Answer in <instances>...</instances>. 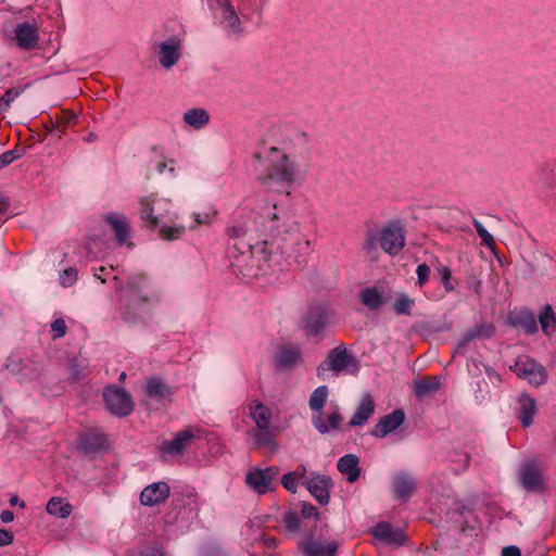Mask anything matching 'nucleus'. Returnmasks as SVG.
Returning <instances> with one entry per match:
<instances>
[{"mask_svg": "<svg viewBox=\"0 0 556 556\" xmlns=\"http://www.w3.org/2000/svg\"><path fill=\"white\" fill-rule=\"evenodd\" d=\"M306 143L304 132H294L279 146L270 147L265 155L267 168L258 176V181L267 188L275 185L286 189L304 184L309 170L311 152L299 148Z\"/></svg>", "mask_w": 556, "mask_h": 556, "instance_id": "obj_1", "label": "nucleus"}, {"mask_svg": "<svg viewBox=\"0 0 556 556\" xmlns=\"http://www.w3.org/2000/svg\"><path fill=\"white\" fill-rule=\"evenodd\" d=\"M115 289L121 292L118 312L122 319L136 324L141 315L161 301L160 290L141 274L131 275L125 283L114 276Z\"/></svg>", "mask_w": 556, "mask_h": 556, "instance_id": "obj_2", "label": "nucleus"}, {"mask_svg": "<svg viewBox=\"0 0 556 556\" xmlns=\"http://www.w3.org/2000/svg\"><path fill=\"white\" fill-rule=\"evenodd\" d=\"M276 210L277 206L274 205L267 212V222L264 224V228L271 233L280 253L287 258H293L295 263L301 265L305 263V256L312 251L311 241L300 232L296 223H292L288 228L281 230L280 225H278L279 217Z\"/></svg>", "mask_w": 556, "mask_h": 556, "instance_id": "obj_3", "label": "nucleus"}, {"mask_svg": "<svg viewBox=\"0 0 556 556\" xmlns=\"http://www.w3.org/2000/svg\"><path fill=\"white\" fill-rule=\"evenodd\" d=\"M404 247V228L400 222H388L381 228H367L363 243V250L371 257H375L379 248L387 254L395 256Z\"/></svg>", "mask_w": 556, "mask_h": 556, "instance_id": "obj_4", "label": "nucleus"}, {"mask_svg": "<svg viewBox=\"0 0 556 556\" xmlns=\"http://www.w3.org/2000/svg\"><path fill=\"white\" fill-rule=\"evenodd\" d=\"M249 413L250 417L256 426V429L253 432L254 444L257 447H268L269 450H275L276 434L274 427H271V408L258 400H253L249 404Z\"/></svg>", "mask_w": 556, "mask_h": 556, "instance_id": "obj_5", "label": "nucleus"}, {"mask_svg": "<svg viewBox=\"0 0 556 556\" xmlns=\"http://www.w3.org/2000/svg\"><path fill=\"white\" fill-rule=\"evenodd\" d=\"M328 370L337 375L342 371L356 375L359 371V362L344 345H339L328 352L324 363L317 367V376L323 377Z\"/></svg>", "mask_w": 556, "mask_h": 556, "instance_id": "obj_6", "label": "nucleus"}, {"mask_svg": "<svg viewBox=\"0 0 556 556\" xmlns=\"http://www.w3.org/2000/svg\"><path fill=\"white\" fill-rule=\"evenodd\" d=\"M161 200H155L154 198L150 197L142 198L140 200V218L150 228L160 227V235L165 240L172 241L180 238L186 230L184 226L176 227L161 225V216L154 214L156 206H161Z\"/></svg>", "mask_w": 556, "mask_h": 556, "instance_id": "obj_7", "label": "nucleus"}, {"mask_svg": "<svg viewBox=\"0 0 556 556\" xmlns=\"http://www.w3.org/2000/svg\"><path fill=\"white\" fill-rule=\"evenodd\" d=\"M106 409L117 417H126L134 410L131 395L123 388L109 386L103 391Z\"/></svg>", "mask_w": 556, "mask_h": 556, "instance_id": "obj_8", "label": "nucleus"}, {"mask_svg": "<svg viewBox=\"0 0 556 556\" xmlns=\"http://www.w3.org/2000/svg\"><path fill=\"white\" fill-rule=\"evenodd\" d=\"M519 482L527 492H544L546 490L544 468L534 460L522 464L519 470Z\"/></svg>", "mask_w": 556, "mask_h": 556, "instance_id": "obj_9", "label": "nucleus"}, {"mask_svg": "<svg viewBox=\"0 0 556 556\" xmlns=\"http://www.w3.org/2000/svg\"><path fill=\"white\" fill-rule=\"evenodd\" d=\"M328 321L327 307L320 303H313L302 317V328L307 337H317L324 331Z\"/></svg>", "mask_w": 556, "mask_h": 556, "instance_id": "obj_10", "label": "nucleus"}, {"mask_svg": "<svg viewBox=\"0 0 556 556\" xmlns=\"http://www.w3.org/2000/svg\"><path fill=\"white\" fill-rule=\"evenodd\" d=\"M510 369L522 379L529 381V383L539 387L545 383L547 380V374L545 368L538 364L534 359L525 357L516 361L515 365Z\"/></svg>", "mask_w": 556, "mask_h": 556, "instance_id": "obj_11", "label": "nucleus"}, {"mask_svg": "<svg viewBox=\"0 0 556 556\" xmlns=\"http://www.w3.org/2000/svg\"><path fill=\"white\" fill-rule=\"evenodd\" d=\"M278 472L279 470L276 466L265 469L253 468L245 475V483L255 493L263 495L271 490V483Z\"/></svg>", "mask_w": 556, "mask_h": 556, "instance_id": "obj_12", "label": "nucleus"}, {"mask_svg": "<svg viewBox=\"0 0 556 556\" xmlns=\"http://www.w3.org/2000/svg\"><path fill=\"white\" fill-rule=\"evenodd\" d=\"M200 430L191 428L179 431L173 440H164L160 444V451L165 455H180L191 444V442L199 438Z\"/></svg>", "mask_w": 556, "mask_h": 556, "instance_id": "obj_13", "label": "nucleus"}, {"mask_svg": "<svg viewBox=\"0 0 556 556\" xmlns=\"http://www.w3.org/2000/svg\"><path fill=\"white\" fill-rule=\"evenodd\" d=\"M242 248H240L241 256H248L249 264L253 266L254 264L260 270H264L265 265L270 261L271 250L268 247V242L266 240L256 242L252 244L251 242H242Z\"/></svg>", "mask_w": 556, "mask_h": 556, "instance_id": "obj_14", "label": "nucleus"}, {"mask_svg": "<svg viewBox=\"0 0 556 556\" xmlns=\"http://www.w3.org/2000/svg\"><path fill=\"white\" fill-rule=\"evenodd\" d=\"M255 215L251 214L248 217L238 219L233 223L232 226H230L227 229V232L230 238L238 240L233 248L240 252V248H242V242L244 241V238H253V233H258L260 229L255 226Z\"/></svg>", "mask_w": 556, "mask_h": 556, "instance_id": "obj_15", "label": "nucleus"}, {"mask_svg": "<svg viewBox=\"0 0 556 556\" xmlns=\"http://www.w3.org/2000/svg\"><path fill=\"white\" fill-rule=\"evenodd\" d=\"M14 40L18 48L24 50L35 49L39 40V30L35 23H18L14 30Z\"/></svg>", "mask_w": 556, "mask_h": 556, "instance_id": "obj_16", "label": "nucleus"}, {"mask_svg": "<svg viewBox=\"0 0 556 556\" xmlns=\"http://www.w3.org/2000/svg\"><path fill=\"white\" fill-rule=\"evenodd\" d=\"M311 495L320 504L329 502V491L333 486L331 479L327 476L313 473L309 479L303 482Z\"/></svg>", "mask_w": 556, "mask_h": 556, "instance_id": "obj_17", "label": "nucleus"}, {"mask_svg": "<svg viewBox=\"0 0 556 556\" xmlns=\"http://www.w3.org/2000/svg\"><path fill=\"white\" fill-rule=\"evenodd\" d=\"M79 450L86 454L91 455L106 448L108 439L105 434L96 429H88L78 435Z\"/></svg>", "mask_w": 556, "mask_h": 556, "instance_id": "obj_18", "label": "nucleus"}, {"mask_svg": "<svg viewBox=\"0 0 556 556\" xmlns=\"http://www.w3.org/2000/svg\"><path fill=\"white\" fill-rule=\"evenodd\" d=\"M170 494L169 485L164 481H159L147 485L140 494V503L143 506H156L164 503Z\"/></svg>", "mask_w": 556, "mask_h": 556, "instance_id": "obj_19", "label": "nucleus"}, {"mask_svg": "<svg viewBox=\"0 0 556 556\" xmlns=\"http://www.w3.org/2000/svg\"><path fill=\"white\" fill-rule=\"evenodd\" d=\"M181 41L177 37H172L159 45V61L160 64L168 70L173 67L181 56Z\"/></svg>", "mask_w": 556, "mask_h": 556, "instance_id": "obj_20", "label": "nucleus"}, {"mask_svg": "<svg viewBox=\"0 0 556 556\" xmlns=\"http://www.w3.org/2000/svg\"><path fill=\"white\" fill-rule=\"evenodd\" d=\"M405 421V413L403 409H394L392 413L381 417L374 429L371 430V435L382 439L386 438L389 433L396 430L401 427Z\"/></svg>", "mask_w": 556, "mask_h": 556, "instance_id": "obj_21", "label": "nucleus"}, {"mask_svg": "<svg viewBox=\"0 0 556 556\" xmlns=\"http://www.w3.org/2000/svg\"><path fill=\"white\" fill-rule=\"evenodd\" d=\"M371 534L375 539L395 546L402 545L406 540V536L401 529H395L391 523L386 521L378 522L371 529Z\"/></svg>", "mask_w": 556, "mask_h": 556, "instance_id": "obj_22", "label": "nucleus"}, {"mask_svg": "<svg viewBox=\"0 0 556 556\" xmlns=\"http://www.w3.org/2000/svg\"><path fill=\"white\" fill-rule=\"evenodd\" d=\"M218 7L222 9V22L225 25L227 31L239 38L243 34L241 21L229 0H216Z\"/></svg>", "mask_w": 556, "mask_h": 556, "instance_id": "obj_23", "label": "nucleus"}, {"mask_svg": "<svg viewBox=\"0 0 556 556\" xmlns=\"http://www.w3.org/2000/svg\"><path fill=\"white\" fill-rule=\"evenodd\" d=\"M104 220L111 226L119 245H132V242H127L130 225L125 215L115 212L109 213L104 216Z\"/></svg>", "mask_w": 556, "mask_h": 556, "instance_id": "obj_24", "label": "nucleus"}, {"mask_svg": "<svg viewBox=\"0 0 556 556\" xmlns=\"http://www.w3.org/2000/svg\"><path fill=\"white\" fill-rule=\"evenodd\" d=\"M298 548L304 556H336L338 544L336 542L323 544L313 539H305L298 543Z\"/></svg>", "mask_w": 556, "mask_h": 556, "instance_id": "obj_25", "label": "nucleus"}, {"mask_svg": "<svg viewBox=\"0 0 556 556\" xmlns=\"http://www.w3.org/2000/svg\"><path fill=\"white\" fill-rule=\"evenodd\" d=\"M517 418L520 420L525 428H528L533 422V417L538 413L536 401L528 393H521L518 396V407L516 409Z\"/></svg>", "mask_w": 556, "mask_h": 556, "instance_id": "obj_26", "label": "nucleus"}, {"mask_svg": "<svg viewBox=\"0 0 556 556\" xmlns=\"http://www.w3.org/2000/svg\"><path fill=\"white\" fill-rule=\"evenodd\" d=\"M342 421L343 417L339 410H334L326 417L323 412L312 416V424L320 434L329 433L332 430L338 431Z\"/></svg>", "mask_w": 556, "mask_h": 556, "instance_id": "obj_27", "label": "nucleus"}, {"mask_svg": "<svg viewBox=\"0 0 556 556\" xmlns=\"http://www.w3.org/2000/svg\"><path fill=\"white\" fill-rule=\"evenodd\" d=\"M393 491L397 500L407 501L416 491V482L412 475L401 471L393 477Z\"/></svg>", "mask_w": 556, "mask_h": 556, "instance_id": "obj_28", "label": "nucleus"}, {"mask_svg": "<svg viewBox=\"0 0 556 556\" xmlns=\"http://www.w3.org/2000/svg\"><path fill=\"white\" fill-rule=\"evenodd\" d=\"M509 323L513 327L521 329L527 334L538 331L535 316L528 309L515 311L509 315Z\"/></svg>", "mask_w": 556, "mask_h": 556, "instance_id": "obj_29", "label": "nucleus"}, {"mask_svg": "<svg viewBox=\"0 0 556 556\" xmlns=\"http://www.w3.org/2000/svg\"><path fill=\"white\" fill-rule=\"evenodd\" d=\"M375 412L374 399L370 394H365L361 399V402L351 417L349 425L351 427L364 425Z\"/></svg>", "mask_w": 556, "mask_h": 556, "instance_id": "obj_30", "label": "nucleus"}, {"mask_svg": "<svg viewBox=\"0 0 556 556\" xmlns=\"http://www.w3.org/2000/svg\"><path fill=\"white\" fill-rule=\"evenodd\" d=\"M302 356L300 348L295 345L282 346L275 355V365L279 369L293 367Z\"/></svg>", "mask_w": 556, "mask_h": 556, "instance_id": "obj_31", "label": "nucleus"}, {"mask_svg": "<svg viewBox=\"0 0 556 556\" xmlns=\"http://www.w3.org/2000/svg\"><path fill=\"white\" fill-rule=\"evenodd\" d=\"M359 458L354 454H346L342 456L337 464L338 470L346 476V480L350 483L355 482L361 475V468L358 467Z\"/></svg>", "mask_w": 556, "mask_h": 556, "instance_id": "obj_32", "label": "nucleus"}, {"mask_svg": "<svg viewBox=\"0 0 556 556\" xmlns=\"http://www.w3.org/2000/svg\"><path fill=\"white\" fill-rule=\"evenodd\" d=\"M441 388V379L438 376H427L413 383V390L418 399H424L432 393H435Z\"/></svg>", "mask_w": 556, "mask_h": 556, "instance_id": "obj_33", "label": "nucleus"}, {"mask_svg": "<svg viewBox=\"0 0 556 556\" xmlns=\"http://www.w3.org/2000/svg\"><path fill=\"white\" fill-rule=\"evenodd\" d=\"M495 332V327L492 323H481L468 329L459 343V346H465L475 339H490Z\"/></svg>", "mask_w": 556, "mask_h": 556, "instance_id": "obj_34", "label": "nucleus"}, {"mask_svg": "<svg viewBox=\"0 0 556 556\" xmlns=\"http://www.w3.org/2000/svg\"><path fill=\"white\" fill-rule=\"evenodd\" d=\"M146 393L153 399H164L172 395L170 388L160 377H152L147 380Z\"/></svg>", "mask_w": 556, "mask_h": 556, "instance_id": "obj_35", "label": "nucleus"}, {"mask_svg": "<svg viewBox=\"0 0 556 556\" xmlns=\"http://www.w3.org/2000/svg\"><path fill=\"white\" fill-rule=\"evenodd\" d=\"M46 510L48 514L54 516V517H58V518H67L72 511H73V506L66 502L63 497H51L47 505H46Z\"/></svg>", "mask_w": 556, "mask_h": 556, "instance_id": "obj_36", "label": "nucleus"}, {"mask_svg": "<svg viewBox=\"0 0 556 556\" xmlns=\"http://www.w3.org/2000/svg\"><path fill=\"white\" fill-rule=\"evenodd\" d=\"M184 122L194 129H201L210 122V114L200 108L190 109L184 113Z\"/></svg>", "mask_w": 556, "mask_h": 556, "instance_id": "obj_37", "label": "nucleus"}, {"mask_svg": "<svg viewBox=\"0 0 556 556\" xmlns=\"http://www.w3.org/2000/svg\"><path fill=\"white\" fill-rule=\"evenodd\" d=\"M361 301L370 311H377L382 304L383 299L377 288H366L361 291Z\"/></svg>", "mask_w": 556, "mask_h": 556, "instance_id": "obj_38", "label": "nucleus"}, {"mask_svg": "<svg viewBox=\"0 0 556 556\" xmlns=\"http://www.w3.org/2000/svg\"><path fill=\"white\" fill-rule=\"evenodd\" d=\"M328 397V387L319 386L316 388L309 396L308 405L309 408L314 412V414H319L323 412V408L327 402Z\"/></svg>", "mask_w": 556, "mask_h": 556, "instance_id": "obj_39", "label": "nucleus"}, {"mask_svg": "<svg viewBox=\"0 0 556 556\" xmlns=\"http://www.w3.org/2000/svg\"><path fill=\"white\" fill-rule=\"evenodd\" d=\"M539 321L544 333L549 334L556 327V316L551 305H545L539 315Z\"/></svg>", "mask_w": 556, "mask_h": 556, "instance_id": "obj_40", "label": "nucleus"}, {"mask_svg": "<svg viewBox=\"0 0 556 556\" xmlns=\"http://www.w3.org/2000/svg\"><path fill=\"white\" fill-rule=\"evenodd\" d=\"M414 304L415 302L413 299L408 298L407 294L402 293L395 300L393 308L396 315L409 316Z\"/></svg>", "mask_w": 556, "mask_h": 556, "instance_id": "obj_41", "label": "nucleus"}, {"mask_svg": "<svg viewBox=\"0 0 556 556\" xmlns=\"http://www.w3.org/2000/svg\"><path fill=\"white\" fill-rule=\"evenodd\" d=\"M281 522L289 532L298 533L301 526V518L296 511L289 509L283 513Z\"/></svg>", "mask_w": 556, "mask_h": 556, "instance_id": "obj_42", "label": "nucleus"}, {"mask_svg": "<svg viewBox=\"0 0 556 556\" xmlns=\"http://www.w3.org/2000/svg\"><path fill=\"white\" fill-rule=\"evenodd\" d=\"M252 546L263 547L264 554L271 555L275 548L277 547V539L274 536H267L265 534H262L260 538L254 540Z\"/></svg>", "mask_w": 556, "mask_h": 556, "instance_id": "obj_43", "label": "nucleus"}, {"mask_svg": "<svg viewBox=\"0 0 556 556\" xmlns=\"http://www.w3.org/2000/svg\"><path fill=\"white\" fill-rule=\"evenodd\" d=\"M472 225L478 233V236L480 237L482 243L492 249L494 248L495 245V241H494V238L493 236L484 228V226L478 220V219H473L472 222Z\"/></svg>", "mask_w": 556, "mask_h": 556, "instance_id": "obj_44", "label": "nucleus"}, {"mask_svg": "<svg viewBox=\"0 0 556 556\" xmlns=\"http://www.w3.org/2000/svg\"><path fill=\"white\" fill-rule=\"evenodd\" d=\"M78 278V271L74 267H68L60 273L59 280L62 287H72Z\"/></svg>", "mask_w": 556, "mask_h": 556, "instance_id": "obj_45", "label": "nucleus"}, {"mask_svg": "<svg viewBox=\"0 0 556 556\" xmlns=\"http://www.w3.org/2000/svg\"><path fill=\"white\" fill-rule=\"evenodd\" d=\"M451 462L455 464H459L458 471H465L469 468L470 464V454L468 452H458L454 451L450 455Z\"/></svg>", "mask_w": 556, "mask_h": 556, "instance_id": "obj_46", "label": "nucleus"}, {"mask_svg": "<svg viewBox=\"0 0 556 556\" xmlns=\"http://www.w3.org/2000/svg\"><path fill=\"white\" fill-rule=\"evenodd\" d=\"M217 211L213 207H208L202 212L194 214V220L197 225H210L216 217Z\"/></svg>", "mask_w": 556, "mask_h": 556, "instance_id": "obj_47", "label": "nucleus"}, {"mask_svg": "<svg viewBox=\"0 0 556 556\" xmlns=\"http://www.w3.org/2000/svg\"><path fill=\"white\" fill-rule=\"evenodd\" d=\"M21 94L20 89L11 88L5 91V93L0 97V113L5 112L11 103Z\"/></svg>", "mask_w": 556, "mask_h": 556, "instance_id": "obj_48", "label": "nucleus"}, {"mask_svg": "<svg viewBox=\"0 0 556 556\" xmlns=\"http://www.w3.org/2000/svg\"><path fill=\"white\" fill-rule=\"evenodd\" d=\"M441 283L443 285L446 292H452L455 287L452 283V271L447 266H440L438 268Z\"/></svg>", "mask_w": 556, "mask_h": 556, "instance_id": "obj_49", "label": "nucleus"}, {"mask_svg": "<svg viewBox=\"0 0 556 556\" xmlns=\"http://www.w3.org/2000/svg\"><path fill=\"white\" fill-rule=\"evenodd\" d=\"M24 154V151L18 149V148H15L13 150H9V151H5L3 152L1 155H0V161L3 165V167H7L9 166L11 163H13L14 161L21 159Z\"/></svg>", "mask_w": 556, "mask_h": 556, "instance_id": "obj_50", "label": "nucleus"}, {"mask_svg": "<svg viewBox=\"0 0 556 556\" xmlns=\"http://www.w3.org/2000/svg\"><path fill=\"white\" fill-rule=\"evenodd\" d=\"M281 484L289 492L295 493L296 489H298L296 473L288 472V473L283 475L281 478Z\"/></svg>", "mask_w": 556, "mask_h": 556, "instance_id": "obj_51", "label": "nucleus"}, {"mask_svg": "<svg viewBox=\"0 0 556 556\" xmlns=\"http://www.w3.org/2000/svg\"><path fill=\"white\" fill-rule=\"evenodd\" d=\"M430 267L426 263L418 265L416 274L417 283L419 287H422L428 281L430 277Z\"/></svg>", "mask_w": 556, "mask_h": 556, "instance_id": "obj_52", "label": "nucleus"}, {"mask_svg": "<svg viewBox=\"0 0 556 556\" xmlns=\"http://www.w3.org/2000/svg\"><path fill=\"white\" fill-rule=\"evenodd\" d=\"M51 330L53 332V338L54 339L64 337L65 333H66V324H65V321L63 319H61V318L55 319L51 324Z\"/></svg>", "mask_w": 556, "mask_h": 556, "instance_id": "obj_53", "label": "nucleus"}, {"mask_svg": "<svg viewBox=\"0 0 556 556\" xmlns=\"http://www.w3.org/2000/svg\"><path fill=\"white\" fill-rule=\"evenodd\" d=\"M68 371L73 379L78 380L83 375V367L78 363L77 358H72L68 365Z\"/></svg>", "mask_w": 556, "mask_h": 556, "instance_id": "obj_54", "label": "nucleus"}, {"mask_svg": "<svg viewBox=\"0 0 556 556\" xmlns=\"http://www.w3.org/2000/svg\"><path fill=\"white\" fill-rule=\"evenodd\" d=\"M301 516L308 519V518H318L319 514L317 508L309 504V503H303L301 507Z\"/></svg>", "mask_w": 556, "mask_h": 556, "instance_id": "obj_55", "label": "nucleus"}, {"mask_svg": "<svg viewBox=\"0 0 556 556\" xmlns=\"http://www.w3.org/2000/svg\"><path fill=\"white\" fill-rule=\"evenodd\" d=\"M14 540V535L11 531L7 529H0V546H8Z\"/></svg>", "mask_w": 556, "mask_h": 556, "instance_id": "obj_56", "label": "nucleus"}, {"mask_svg": "<svg viewBox=\"0 0 556 556\" xmlns=\"http://www.w3.org/2000/svg\"><path fill=\"white\" fill-rule=\"evenodd\" d=\"M502 556H521V553L517 546L510 545L502 549Z\"/></svg>", "mask_w": 556, "mask_h": 556, "instance_id": "obj_57", "label": "nucleus"}, {"mask_svg": "<svg viewBox=\"0 0 556 556\" xmlns=\"http://www.w3.org/2000/svg\"><path fill=\"white\" fill-rule=\"evenodd\" d=\"M0 520L3 522V523H10L14 520V514L13 511L9 510V509H4L1 511L0 514Z\"/></svg>", "mask_w": 556, "mask_h": 556, "instance_id": "obj_58", "label": "nucleus"}, {"mask_svg": "<svg viewBox=\"0 0 556 556\" xmlns=\"http://www.w3.org/2000/svg\"><path fill=\"white\" fill-rule=\"evenodd\" d=\"M131 556H164L161 552L154 548H149L137 554H132Z\"/></svg>", "mask_w": 556, "mask_h": 556, "instance_id": "obj_59", "label": "nucleus"}, {"mask_svg": "<svg viewBox=\"0 0 556 556\" xmlns=\"http://www.w3.org/2000/svg\"><path fill=\"white\" fill-rule=\"evenodd\" d=\"M64 118L66 124H75L77 122L78 116L75 113L65 112Z\"/></svg>", "mask_w": 556, "mask_h": 556, "instance_id": "obj_60", "label": "nucleus"}, {"mask_svg": "<svg viewBox=\"0 0 556 556\" xmlns=\"http://www.w3.org/2000/svg\"><path fill=\"white\" fill-rule=\"evenodd\" d=\"M156 170L160 173V174H163L164 170L167 168V163L165 160H160L156 165Z\"/></svg>", "mask_w": 556, "mask_h": 556, "instance_id": "obj_61", "label": "nucleus"}, {"mask_svg": "<svg viewBox=\"0 0 556 556\" xmlns=\"http://www.w3.org/2000/svg\"><path fill=\"white\" fill-rule=\"evenodd\" d=\"M20 505L21 507H25V503L24 502H20L17 495H14L10 498V505L11 506H14V505Z\"/></svg>", "mask_w": 556, "mask_h": 556, "instance_id": "obj_62", "label": "nucleus"}, {"mask_svg": "<svg viewBox=\"0 0 556 556\" xmlns=\"http://www.w3.org/2000/svg\"><path fill=\"white\" fill-rule=\"evenodd\" d=\"M7 368L15 371L17 370V365L15 364V361L14 359H10L9 363L7 364Z\"/></svg>", "mask_w": 556, "mask_h": 556, "instance_id": "obj_63", "label": "nucleus"}, {"mask_svg": "<svg viewBox=\"0 0 556 556\" xmlns=\"http://www.w3.org/2000/svg\"><path fill=\"white\" fill-rule=\"evenodd\" d=\"M97 140V135H94L93 132H89L87 135V137H85V141L87 142H93Z\"/></svg>", "mask_w": 556, "mask_h": 556, "instance_id": "obj_64", "label": "nucleus"}]
</instances>
